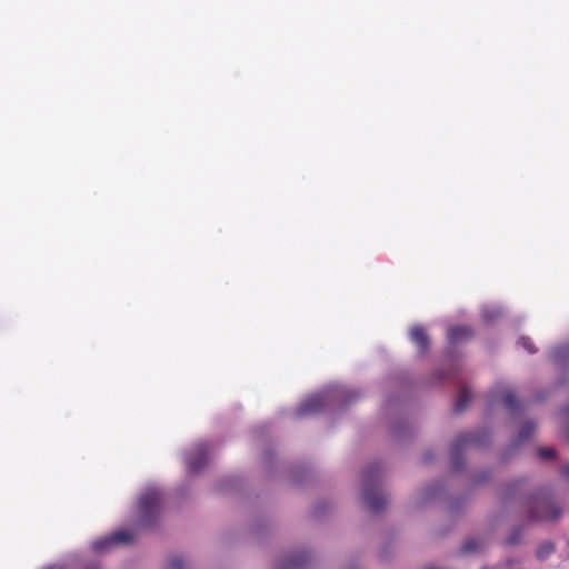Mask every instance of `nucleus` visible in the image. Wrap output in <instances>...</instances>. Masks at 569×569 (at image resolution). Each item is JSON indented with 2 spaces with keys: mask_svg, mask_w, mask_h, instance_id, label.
<instances>
[{
  "mask_svg": "<svg viewBox=\"0 0 569 569\" xmlns=\"http://www.w3.org/2000/svg\"><path fill=\"white\" fill-rule=\"evenodd\" d=\"M380 466L378 463L370 465L363 471V495L362 499L367 508L372 512L383 510L388 503L387 497L377 486L380 476Z\"/></svg>",
  "mask_w": 569,
  "mask_h": 569,
  "instance_id": "1",
  "label": "nucleus"
},
{
  "mask_svg": "<svg viewBox=\"0 0 569 569\" xmlns=\"http://www.w3.org/2000/svg\"><path fill=\"white\" fill-rule=\"evenodd\" d=\"M529 516L533 521H552L560 516V509L555 506L552 496L547 490L533 495L529 501Z\"/></svg>",
  "mask_w": 569,
  "mask_h": 569,
  "instance_id": "2",
  "label": "nucleus"
},
{
  "mask_svg": "<svg viewBox=\"0 0 569 569\" xmlns=\"http://www.w3.org/2000/svg\"><path fill=\"white\" fill-rule=\"evenodd\" d=\"M162 502V493L156 489H148L139 499V511L142 525H151L154 519L160 505Z\"/></svg>",
  "mask_w": 569,
  "mask_h": 569,
  "instance_id": "3",
  "label": "nucleus"
},
{
  "mask_svg": "<svg viewBox=\"0 0 569 569\" xmlns=\"http://www.w3.org/2000/svg\"><path fill=\"white\" fill-rule=\"evenodd\" d=\"M478 443H480V438L477 433H462L457 437L450 448L451 466L455 470H458L462 466V448Z\"/></svg>",
  "mask_w": 569,
  "mask_h": 569,
  "instance_id": "4",
  "label": "nucleus"
},
{
  "mask_svg": "<svg viewBox=\"0 0 569 569\" xmlns=\"http://www.w3.org/2000/svg\"><path fill=\"white\" fill-rule=\"evenodd\" d=\"M209 446L204 442L196 445L187 455V465L191 473H198L209 461Z\"/></svg>",
  "mask_w": 569,
  "mask_h": 569,
  "instance_id": "5",
  "label": "nucleus"
},
{
  "mask_svg": "<svg viewBox=\"0 0 569 569\" xmlns=\"http://www.w3.org/2000/svg\"><path fill=\"white\" fill-rule=\"evenodd\" d=\"M133 541V536L128 530H119L110 536L93 542V549L102 552L112 546L128 545Z\"/></svg>",
  "mask_w": 569,
  "mask_h": 569,
  "instance_id": "6",
  "label": "nucleus"
},
{
  "mask_svg": "<svg viewBox=\"0 0 569 569\" xmlns=\"http://www.w3.org/2000/svg\"><path fill=\"white\" fill-rule=\"evenodd\" d=\"M328 402V396L325 393L313 395L307 398L298 408L299 416L313 415L320 412Z\"/></svg>",
  "mask_w": 569,
  "mask_h": 569,
  "instance_id": "7",
  "label": "nucleus"
},
{
  "mask_svg": "<svg viewBox=\"0 0 569 569\" xmlns=\"http://www.w3.org/2000/svg\"><path fill=\"white\" fill-rule=\"evenodd\" d=\"M410 339L418 347L420 352H426L429 347V337L425 328L415 326L410 330Z\"/></svg>",
  "mask_w": 569,
  "mask_h": 569,
  "instance_id": "8",
  "label": "nucleus"
},
{
  "mask_svg": "<svg viewBox=\"0 0 569 569\" xmlns=\"http://www.w3.org/2000/svg\"><path fill=\"white\" fill-rule=\"evenodd\" d=\"M472 333V330L467 326H455L448 329L447 337L451 343H456L470 338Z\"/></svg>",
  "mask_w": 569,
  "mask_h": 569,
  "instance_id": "9",
  "label": "nucleus"
},
{
  "mask_svg": "<svg viewBox=\"0 0 569 569\" xmlns=\"http://www.w3.org/2000/svg\"><path fill=\"white\" fill-rule=\"evenodd\" d=\"M309 555L305 551L298 552L288 557L283 563L282 569H302L306 566Z\"/></svg>",
  "mask_w": 569,
  "mask_h": 569,
  "instance_id": "10",
  "label": "nucleus"
},
{
  "mask_svg": "<svg viewBox=\"0 0 569 569\" xmlns=\"http://www.w3.org/2000/svg\"><path fill=\"white\" fill-rule=\"evenodd\" d=\"M470 400H471L470 390L467 387H462L459 390L457 400L455 402V411L458 413L462 412L467 408Z\"/></svg>",
  "mask_w": 569,
  "mask_h": 569,
  "instance_id": "11",
  "label": "nucleus"
},
{
  "mask_svg": "<svg viewBox=\"0 0 569 569\" xmlns=\"http://www.w3.org/2000/svg\"><path fill=\"white\" fill-rule=\"evenodd\" d=\"M485 540L482 538H470L461 547L462 553H472L483 548Z\"/></svg>",
  "mask_w": 569,
  "mask_h": 569,
  "instance_id": "12",
  "label": "nucleus"
},
{
  "mask_svg": "<svg viewBox=\"0 0 569 569\" xmlns=\"http://www.w3.org/2000/svg\"><path fill=\"white\" fill-rule=\"evenodd\" d=\"M551 359L558 363V365H561L562 362H566L569 360V343L568 345H565V346H561V347H558L556 348L552 352H551Z\"/></svg>",
  "mask_w": 569,
  "mask_h": 569,
  "instance_id": "13",
  "label": "nucleus"
},
{
  "mask_svg": "<svg viewBox=\"0 0 569 569\" xmlns=\"http://www.w3.org/2000/svg\"><path fill=\"white\" fill-rule=\"evenodd\" d=\"M536 429V425L531 421L526 422L518 435L517 443H522L530 439V437L533 435Z\"/></svg>",
  "mask_w": 569,
  "mask_h": 569,
  "instance_id": "14",
  "label": "nucleus"
},
{
  "mask_svg": "<svg viewBox=\"0 0 569 569\" xmlns=\"http://www.w3.org/2000/svg\"><path fill=\"white\" fill-rule=\"evenodd\" d=\"M555 552V545L550 541L543 542L537 549L536 556L540 560L547 559Z\"/></svg>",
  "mask_w": 569,
  "mask_h": 569,
  "instance_id": "15",
  "label": "nucleus"
},
{
  "mask_svg": "<svg viewBox=\"0 0 569 569\" xmlns=\"http://www.w3.org/2000/svg\"><path fill=\"white\" fill-rule=\"evenodd\" d=\"M501 400L509 411L515 412L518 409L517 398L511 391H506Z\"/></svg>",
  "mask_w": 569,
  "mask_h": 569,
  "instance_id": "16",
  "label": "nucleus"
},
{
  "mask_svg": "<svg viewBox=\"0 0 569 569\" xmlns=\"http://www.w3.org/2000/svg\"><path fill=\"white\" fill-rule=\"evenodd\" d=\"M519 345L529 353H535L537 351L533 342L528 337H521L519 339Z\"/></svg>",
  "mask_w": 569,
  "mask_h": 569,
  "instance_id": "17",
  "label": "nucleus"
},
{
  "mask_svg": "<svg viewBox=\"0 0 569 569\" xmlns=\"http://www.w3.org/2000/svg\"><path fill=\"white\" fill-rule=\"evenodd\" d=\"M168 569H184L182 558L179 556H172L168 561Z\"/></svg>",
  "mask_w": 569,
  "mask_h": 569,
  "instance_id": "18",
  "label": "nucleus"
},
{
  "mask_svg": "<svg viewBox=\"0 0 569 569\" xmlns=\"http://www.w3.org/2000/svg\"><path fill=\"white\" fill-rule=\"evenodd\" d=\"M538 455L541 459H552L556 456V450L552 448H540Z\"/></svg>",
  "mask_w": 569,
  "mask_h": 569,
  "instance_id": "19",
  "label": "nucleus"
},
{
  "mask_svg": "<svg viewBox=\"0 0 569 569\" xmlns=\"http://www.w3.org/2000/svg\"><path fill=\"white\" fill-rule=\"evenodd\" d=\"M561 473L563 477H566L569 480V463L563 466Z\"/></svg>",
  "mask_w": 569,
  "mask_h": 569,
  "instance_id": "20",
  "label": "nucleus"
},
{
  "mask_svg": "<svg viewBox=\"0 0 569 569\" xmlns=\"http://www.w3.org/2000/svg\"><path fill=\"white\" fill-rule=\"evenodd\" d=\"M508 542H509V545H515V543H517V539L513 537H510Z\"/></svg>",
  "mask_w": 569,
  "mask_h": 569,
  "instance_id": "21",
  "label": "nucleus"
},
{
  "mask_svg": "<svg viewBox=\"0 0 569 569\" xmlns=\"http://www.w3.org/2000/svg\"><path fill=\"white\" fill-rule=\"evenodd\" d=\"M429 459H430V457L426 455L425 460L428 461Z\"/></svg>",
  "mask_w": 569,
  "mask_h": 569,
  "instance_id": "22",
  "label": "nucleus"
}]
</instances>
